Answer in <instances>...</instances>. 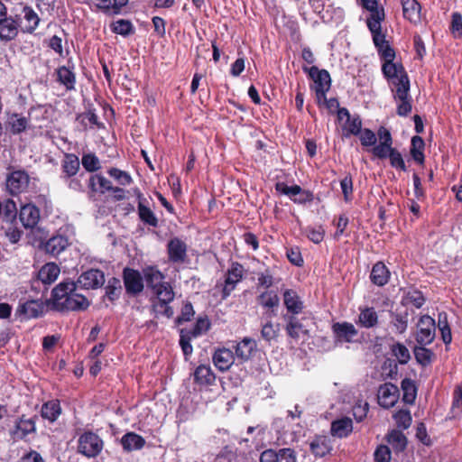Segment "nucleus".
<instances>
[{
	"instance_id": "nucleus-6",
	"label": "nucleus",
	"mask_w": 462,
	"mask_h": 462,
	"mask_svg": "<svg viewBox=\"0 0 462 462\" xmlns=\"http://www.w3.org/2000/svg\"><path fill=\"white\" fill-rule=\"evenodd\" d=\"M436 336V322L428 316H421L417 323L415 339L420 346H427L433 342Z\"/></svg>"
},
{
	"instance_id": "nucleus-1",
	"label": "nucleus",
	"mask_w": 462,
	"mask_h": 462,
	"mask_svg": "<svg viewBox=\"0 0 462 462\" xmlns=\"http://www.w3.org/2000/svg\"><path fill=\"white\" fill-rule=\"evenodd\" d=\"M79 287L74 282H63L52 290V300L56 309L60 310H84L89 306L88 299L77 292Z\"/></svg>"
},
{
	"instance_id": "nucleus-3",
	"label": "nucleus",
	"mask_w": 462,
	"mask_h": 462,
	"mask_svg": "<svg viewBox=\"0 0 462 462\" xmlns=\"http://www.w3.org/2000/svg\"><path fill=\"white\" fill-rule=\"evenodd\" d=\"M155 299L152 302V308L156 315H162L171 318L173 310L169 304L174 300V291L169 282L161 284L152 290Z\"/></svg>"
},
{
	"instance_id": "nucleus-15",
	"label": "nucleus",
	"mask_w": 462,
	"mask_h": 462,
	"mask_svg": "<svg viewBox=\"0 0 462 462\" xmlns=\"http://www.w3.org/2000/svg\"><path fill=\"white\" fill-rule=\"evenodd\" d=\"M19 28L18 20L10 13L9 16L6 15L0 21V39L5 42L14 40L18 34Z\"/></svg>"
},
{
	"instance_id": "nucleus-9",
	"label": "nucleus",
	"mask_w": 462,
	"mask_h": 462,
	"mask_svg": "<svg viewBox=\"0 0 462 462\" xmlns=\"http://www.w3.org/2000/svg\"><path fill=\"white\" fill-rule=\"evenodd\" d=\"M70 245V238L66 235L65 231L60 228L59 232L49 238L43 244V250L46 254L57 256Z\"/></svg>"
},
{
	"instance_id": "nucleus-51",
	"label": "nucleus",
	"mask_w": 462,
	"mask_h": 462,
	"mask_svg": "<svg viewBox=\"0 0 462 462\" xmlns=\"http://www.w3.org/2000/svg\"><path fill=\"white\" fill-rule=\"evenodd\" d=\"M2 211L4 216V220L6 222L13 223L15 221L17 217V208L15 202L8 199L2 205Z\"/></svg>"
},
{
	"instance_id": "nucleus-36",
	"label": "nucleus",
	"mask_w": 462,
	"mask_h": 462,
	"mask_svg": "<svg viewBox=\"0 0 462 462\" xmlns=\"http://www.w3.org/2000/svg\"><path fill=\"white\" fill-rule=\"evenodd\" d=\"M353 430V423L349 418L337 420L331 424V433L338 438L346 437Z\"/></svg>"
},
{
	"instance_id": "nucleus-45",
	"label": "nucleus",
	"mask_w": 462,
	"mask_h": 462,
	"mask_svg": "<svg viewBox=\"0 0 462 462\" xmlns=\"http://www.w3.org/2000/svg\"><path fill=\"white\" fill-rule=\"evenodd\" d=\"M310 448L316 457H324L331 450L329 440L325 438L316 439L313 442H311Z\"/></svg>"
},
{
	"instance_id": "nucleus-32",
	"label": "nucleus",
	"mask_w": 462,
	"mask_h": 462,
	"mask_svg": "<svg viewBox=\"0 0 462 462\" xmlns=\"http://www.w3.org/2000/svg\"><path fill=\"white\" fill-rule=\"evenodd\" d=\"M138 215L143 222L148 224L152 226H156L158 224V219L155 217L154 213L144 204L145 199L143 195L138 191Z\"/></svg>"
},
{
	"instance_id": "nucleus-49",
	"label": "nucleus",
	"mask_w": 462,
	"mask_h": 462,
	"mask_svg": "<svg viewBox=\"0 0 462 462\" xmlns=\"http://www.w3.org/2000/svg\"><path fill=\"white\" fill-rule=\"evenodd\" d=\"M402 301L404 304H411L419 309L424 304L425 299L420 291L411 289L404 293Z\"/></svg>"
},
{
	"instance_id": "nucleus-14",
	"label": "nucleus",
	"mask_w": 462,
	"mask_h": 462,
	"mask_svg": "<svg viewBox=\"0 0 462 462\" xmlns=\"http://www.w3.org/2000/svg\"><path fill=\"white\" fill-rule=\"evenodd\" d=\"M124 283L129 294L136 295L143 290V281L141 273L135 270H124Z\"/></svg>"
},
{
	"instance_id": "nucleus-21",
	"label": "nucleus",
	"mask_w": 462,
	"mask_h": 462,
	"mask_svg": "<svg viewBox=\"0 0 462 462\" xmlns=\"http://www.w3.org/2000/svg\"><path fill=\"white\" fill-rule=\"evenodd\" d=\"M212 359L215 366L224 372L228 370L234 364L235 356L230 349L220 348L214 353Z\"/></svg>"
},
{
	"instance_id": "nucleus-39",
	"label": "nucleus",
	"mask_w": 462,
	"mask_h": 462,
	"mask_svg": "<svg viewBox=\"0 0 462 462\" xmlns=\"http://www.w3.org/2000/svg\"><path fill=\"white\" fill-rule=\"evenodd\" d=\"M61 412L60 402L58 400H51L44 403L42 407V418L50 420L51 422L55 421Z\"/></svg>"
},
{
	"instance_id": "nucleus-27",
	"label": "nucleus",
	"mask_w": 462,
	"mask_h": 462,
	"mask_svg": "<svg viewBox=\"0 0 462 462\" xmlns=\"http://www.w3.org/2000/svg\"><path fill=\"white\" fill-rule=\"evenodd\" d=\"M285 319L287 320L285 330L291 338L299 340L301 335L308 334V329L295 316L285 317Z\"/></svg>"
},
{
	"instance_id": "nucleus-47",
	"label": "nucleus",
	"mask_w": 462,
	"mask_h": 462,
	"mask_svg": "<svg viewBox=\"0 0 462 462\" xmlns=\"http://www.w3.org/2000/svg\"><path fill=\"white\" fill-rule=\"evenodd\" d=\"M392 354L402 365H406L411 359L409 349L402 343H394L391 346Z\"/></svg>"
},
{
	"instance_id": "nucleus-64",
	"label": "nucleus",
	"mask_w": 462,
	"mask_h": 462,
	"mask_svg": "<svg viewBox=\"0 0 462 462\" xmlns=\"http://www.w3.org/2000/svg\"><path fill=\"white\" fill-rule=\"evenodd\" d=\"M369 405L366 402L359 401L353 407V415L357 421H362L366 417Z\"/></svg>"
},
{
	"instance_id": "nucleus-16",
	"label": "nucleus",
	"mask_w": 462,
	"mask_h": 462,
	"mask_svg": "<svg viewBox=\"0 0 462 462\" xmlns=\"http://www.w3.org/2000/svg\"><path fill=\"white\" fill-rule=\"evenodd\" d=\"M35 430L34 418H26L25 416H22L11 430V436L14 440H21L28 434L33 433Z\"/></svg>"
},
{
	"instance_id": "nucleus-61",
	"label": "nucleus",
	"mask_w": 462,
	"mask_h": 462,
	"mask_svg": "<svg viewBox=\"0 0 462 462\" xmlns=\"http://www.w3.org/2000/svg\"><path fill=\"white\" fill-rule=\"evenodd\" d=\"M361 144L363 146H374L376 143V135L370 129H362L358 134Z\"/></svg>"
},
{
	"instance_id": "nucleus-35",
	"label": "nucleus",
	"mask_w": 462,
	"mask_h": 462,
	"mask_svg": "<svg viewBox=\"0 0 462 462\" xmlns=\"http://www.w3.org/2000/svg\"><path fill=\"white\" fill-rule=\"evenodd\" d=\"M57 80L63 85L67 90L75 88L76 76L75 73L66 66L59 67L56 69Z\"/></svg>"
},
{
	"instance_id": "nucleus-17",
	"label": "nucleus",
	"mask_w": 462,
	"mask_h": 462,
	"mask_svg": "<svg viewBox=\"0 0 462 462\" xmlns=\"http://www.w3.org/2000/svg\"><path fill=\"white\" fill-rule=\"evenodd\" d=\"M310 76L314 80V89L319 90L320 95L328 92L330 88L331 79L329 73L325 69H319L317 67H311L309 69Z\"/></svg>"
},
{
	"instance_id": "nucleus-55",
	"label": "nucleus",
	"mask_w": 462,
	"mask_h": 462,
	"mask_svg": "<svg viewBox=\"0 0 462 462\" xmlns=\"http://www.w3.org/2000/svg\"><path fill=\"white\" fill-rule=\"evenodd\" d=\"M82 165L86 171L89 172L96 171L100 169L99 159L94 153H86L82 156Z\"/></svg>"
},
{
	"instance_id": "nucleus-58",
	"label": "nucleus",
	"mask_w": 462,
	"mask_h": 462,
	"mask_svg": "<svg viewBox=\"0 0 462 462\" xmlns=\"http://www.w3.org/2000/svg\"><path fill=\"white\" fill-rule=\"evenodd\" d=\"M451 413L453 417L462 413V386H457L454 391Z\"/></svg>"
},
{
	"instance_id": "nucleus-54",
	"label": "nucleus",
	"mask_w": 462,
	"mask_h": 462,
	"mask_svg": "<svg viewBox=\"0 0 462 462\" xmlns=\"http://www.w3.org/2000/svg\"><path fill=\"white\" fill-rule=\"evenodd\" d=\"M393 419L398 428L408 429L411 424V415L408 410H400L393 415Z\"/></svg>"
},
{
	"instance_id": "nucleus-24",
	"label": "nucleus",
	"mask_w": 462,
	"mask_h": 462,
	"mask_svg": "<svg viewBox=\"0 0 462 462\" xmlns=\"http://www.w3.org/2000/svg\"><path fill=\"white\" fill-rule=\"evenodd\" d=\"M283 302L289 312L297 315L303 309V302L300 300L298 293L293 290H285L283 292Z\"/></svg>"
},
{
	"instance_id": "nucleus-23",
	"label": "nucleus",
	"mask_w": 462,
	"mask_h": 462,
	"mask_svg": "<svg viewBox=\"0 0 462 462\" xmlns=\"http://www.w3.org/2000/svg\"><path fill=\"white\" fill-rule=\"evenodd\" d=\"M409 90L410 85L406 87L402 85V88H397L394 89V97L399 102L397 106V114L401 116H405L411 111V105L409 99Z\"/></svg>"
},
{
	"instance_id": "nucleus-10",
	"label": "nucleus",
	"mask_w": 462,
	"mask_h": 462,
	"mask_svg": "<svg viewBox=\"0 0 462 462\" xmlns=\"http://www.w3.org/2000/svg\"><path fill=\"white\" fill-rule=\"evenodd\" d=\"M260 462H297V455L292 448H282L278 450L268 448L260 455Z\"/></svg>"
},
{
	"instance_id": "nucleus-33",
	"label": "nucleus",
	"mask_w": 462,
	"mask_h": 462,
	"mask_svg": "<svg viewBox=\"0 0 462 462\" xmlns=\"http://www.w3.org/2000/svg\"><path fill=\"white\" fill-rule=\"evenodd\" d=\"M371 281L377 286H383L390 278V272L381 262L376 263L371 271Z\"/></svg>"
},
{
	"instance_id": "nucleus-28",
	"label": "nucleus",
	"mask_w": 462,
	"mask_h": 462,
	"mask_svg": "<svg viewBox=\"0 0 462 462\" xmlns=\"http://www.w3.org/2000/svg\"><path fill=\"white\" fill-rule=\"evenodd\" d=\"M121 444L125 451L131 452L143 448L145 445V439L134 432H127L122 437Z\"/></svg>"
},
{
	"instance_id": "nucleus-62",
	"label": "nucleus",
	"mask_w": 462,
	"mask_h": 462,
	"mask_svg": "<svg viewBox=\"0 0 462 462\" xmlns=\"http://www.w3.org/2000/svg\"><path fill=\"white\" fill-rule=\"evenodd\" d=\"M388 158L392 167L403 171L407 170L402 154L396 149L393 148Z\"/></svg>"
},
{
	"instance_id": "nucleus-13",
	"label": "nucleus",
	"mask_w": 462,
	"mask_h": 462,
	"mask_svg": "<svg viewBox=\"0 0 462 462\" xmlns=\"http://www.w3.org/2000/svg\"><path fill=\"white\" fill-rule=\"evenodd\" d=\"M244 273V268L241 264L235 263L231 268L227 271L224 284L222 287V298H227L230 293L234 291L236 284L242 280Z\"/></svg>"
},
{
	"instance_id": "nucleus-41",
	"label": "nucleus",
	"mask_w": 462,
	"mask_h": 462,
	"mask_svg": "<svg viewBox=\"0 0 462 462\" xmlns=\"http://www.w3.org/2000/svg\"><path fill=\"white\" fill-rule=\"evenodd\" d=\"M378 316L374 308H365L361 310L359 314V324L366 328L376 326Z\"/></svg>"
},
{
	"instance_id": "nucleus-46",
	"label": "nucleus",
	"mask_w": 462,
	"mask_h": 462,
	"mask_svg": "<svg viewBox=\"0 0 462 462\" xmlns=\"http://www.w3.org/2000/svg\"><path fill=\"white\" fill-rule=\"evenodd\" d=\"M111 30L116 34L128 36L134 32L133 23L129 20L119 19L112 23Z\"/></svg>"
},
{
	"instance_id": "nucleus-7",
	"label": "nucleus",
	"mask_w": 462,
	"mask_h": 462,
	"mask_svg": "<svg viewBox=\"0 0 462 462\" xmlns=\"http://www.w3.org/2000/svg\"><path fill=\"white\" fill-rule=\"evenodd\" d=\"M337 120L342 123V136L348 138L351 135H358L362 130V120L359 116H351L346 107L337 111Z\"/></svg>"
},
{
	"instance_id": "nucleus-30",
	"label": "nucleus",
	"mask_w": 462,
	"mask_h": 462,
	"mask_svg": "<svg viewBox=\"0 0 462 462\" xmlns=\"http://www.w3.org/2000/svg\"><path fill=\"white\" fill-rule=\"evenodd\" d=\"M194 381L201 385H210L213 384V383L216 380V376L214 373L211 370V367L209 365H199L194 373Z\"/></svg>"
},
{
	"instance_id": "nucleus-5",
	"label": "nucleus",
	"mask_w": 462,
	"mask_h": 462,
	"mask_svg": "<svg viewBox=\"0 0 462 462\" xmlns=\"http://www.w3.org/2000/svg\"><path fill=\"white\" fill-rule=\"evenodd\" d=\"M30 177L23 170H17L10 172L5 180L6 191L11 196H18L28 190Z\"/></svg>"
},
{
	"instance_id": "nucleus-26",
	"label": "nucleus",
	"mask_w": 462,
	"mask_h": 462,
	"mask_svg": "<svg viewBox=\"0 0 462 462\" xmlns=\"http://www.w3.org/2000/svg\"><path fill=\"white\" fill-rule=\"evenodd\" d=\"M129 0H98L97 8L106 15L119 14Z\"/></svg>"
},
{
	"instance_id": "nucleus-43",
	"label": "nucleus",
	"mask_w": 462,
	"mask_h": 462,
	"mask_svg": "<svg viewBox=\"0 0 462 462\" xmlns=\"http://www.w3.org/2000/svg\"><path fill=\"white\" fill-rule=\"evenodd\" d=\"M391 324L395 333L403 334L408 328V313H393Z\"/></svg>"
},
{
	"instance_id": "nucleus-56",
	"label": "nucleus",
	"mask_w": 462,
	"mask_h": 462,
	"mask_svg": "<svg viewBox=\"0 0 462 462\" xmlns=\"http://www.w3.org/2000/svg\"><path fill=\"white\" fill-rule=\"evenodd\" d=\"M424 346L420 345L416 346L414 348V356L419 364L427 365L431 361L432 352Z\"/></svg>"
},
{
	"instance_id": "nucleus-18",
	"label": "nucleus",
	"mask_w": 462,
	"mask_h": 462,
	"mask_svg": "<svg viewBox=\"0 0 462 462\" xmlns=\"http://www.w3.org/2000/svg\"><path fill=\"white\" fill-rule=\"evenodd\" d=\"M19 217L25 228H32L40 220V210L32 204H26L21 208Z\"/></svg>"
},
{
	"instance_id": "nucleus-59",
	"label": "nucleus",
	"mask_w": 462,
	"mask_h": 462,
	"mask_svg": "<svg viewBox=\"0 0 462 462\" xmlns=\"http://www.w3.org/2000/svg\"><path fill=\"white\" fill-rule=\"evenodd\" d=\"M279 325L274 326L271 321L263 325L261 330L262 337L266 341H271L278 336Z\"/></svg>"
},
{
	"instance_id": "nucleus-50",
	"label": "nucleus",
	"mask_w": 462,
	"mask_h": 462,
	"mask_svg": "<svg viewBox=\"0 0 462 462\" xmlns=\"http://www.w3.org/2000/svg\"><path fill=\"white\" fill-rule=\"evenodd\" d=\"M388 442L392 445L397 451H402L406 448L407 439L404 434L399 430H393L388 435Z\"/></svg>"
},
{
	"instance_id": "nucleus-34",
	"label": "nucleus",
	"mask_w": 462,
	"mask_h": 462,
	"mask_svg": "<svg viewBox=\"0 0 462 462\" xmlns=\"http://www.w3.org/2000/svg\"><path fill=\"white\" fill-rule=\"evenodd\" d=\"M88 187L92 191L100 193L112 191L115 188L110 180L99 174L92 175L89 178Z\"/></svg>"
},
{
	"instance_id": "nucleus-53",
	"label": "nucleus",
	"mask_w": 462,
	"mask_h": 462,
	"mask_svg": "<svg viewBox=\"0 0 462 462\" xmlns=\"http://www.w3.org/2000/svg\"><path fill=\"white\" fill-rule=\"evenodd\" d=\"M192 334H190L187 329L180 330V345L181 346L182 352L186 358L192 354L193 348L190 344L192 338H195Z\"/></svg>"
},
{
	"instance_id": "nucleus-4",
	"label": "nucleus",
	"mask_w": 462,
	"mask_h": 462,
	"mask_svg": "<svg viewBox=\"0 0 462 462\" xmlns=\"http://www.w3.org/2000/svg\"><path fill=\"white\" fill-rule=\"evenodd\" d=\"M103 446V440L92 431L84 432L78 439V452L87 457H95L99 455Z\"/></svg>"
},
{
	"instance_id": "nucleus-29",
	"label": "nucleus",
	"mask_w": 462,
	"mask_h": 462,
	"mask_svg": "<svg viewBox=\"0 0 462 462\" xmlns=\"http://www.w3.org/2000/svg\"><path fill=\"white\" fill-rule=\"evenodd\" d=\"M403 16L417 23L420 20V5L417 0H402Z\"/></svg>"
},
{
	"instance_id": "nucleus-44",
	"label": "nucleus",
	"mask_w": 462,
	"mask_h": 462,
	"mask_svg": "<svg viewBox=\"0 0 462 462\" xmlns=\"http://www.w3.org/2000/svg\"><path fill=\"white\" fill-rule=\"evenodd\" d=\"M8 125H10V131L14 134H17L27 128L28 119L24 116H19L18 114H14L9 117Z\"/></svg>"
},
{
	"instance_id": "nucleus-31",
	"label": "nucleus",
	"mask_w": 462,
	"mask_h": 462,
	"mask_svg": "<svg viewBox=\"0 0 462 462\" xmlns=\"http://www.w3.org/2000/svg\"><path fill=\"white\" fill-rule=\"evenodd\" d=\"M60 272V270L56 263H49L40 269L38 278L42 283L51 284L57 280Z\"/></svg>"
},
{
	"instance_id": "nucleus-11",
	"label": "nucleus",
	"mask_w": 462,
	"mask_h": 462,
	"mask_svg": "<svg viewBox=\"0 0 462 462\" xmlns=\"http://www.w3.org/2000/svg\"><path fill=\"white\" fill-rule=\"evenodd\" d=\"M75 283L81 289H97L105 283V275L98 269H90L82 273Z\"/></svg>"
},
{
	"instance_id": "nucleus-38",
	"label": "nucleus",
	"mask_w": 462,
	"mask_h": 462,
	"mask_svg": "<svg viewBox=\"0 0 462 462\" xmlns=\"http://www.w3.org/2000/svg\"><path fill=\"white\" fill-rule=\"evenodd\" d=\"M257 302L263 308L272 309V312L275 315L273 309L279 306L280 299L274 291L266 290L257 297Z\"/></svg>"
},
{
	"instance_id": "nucleus-20",
	"label": "nucleus",
	"mask_w": 462,
	"mask_h": 462,
	"mask_svg": "<svg viewBox=\"0 0 462 462\" xmlns=\"http://www.w3.org/2000/svg\"><path fill=\"white\" fill-rule=\"evenodd\" d=\"M44 310L45 305L43 301L32 300L20 304L17 311L26 319H32L42 315Z\"/></svg>"
},
{
	"instance_id": "nucleus-12",
	"label": "nucleus",
	"mask_w": 462,
	"mask_h": 462,
	"mask_svg": "<svg viewBox=\"0 0 462 462\" xmlns=\"http://www.w3.org/2000/svg\"><path fill=\"white\" fill-rule=\"evenodd\" d=\"M399 389L392 383L382 384L377 393L378 403L384 409L394 406L399 399Z\"/></svg>"
},
{
	"instance_id": "nucleus-19",
	"label": "nucleus",
	"mask_w": 462,
	"mask_h": 462,
	"mask_svg": "<svg viewBox=\"0 0 462 462\" xmlns=\"http://www.w3.org/2000/svg\"><path fill=\"white\" fill-rule=\"evenodd\" d=\"M333 333L339 341L352 342L357 336V330L352 323L337 322L332 326Z\"/></svg>"
},
{
	"instance_id": "nucleus-22",
	"label": "nucleus",
	"mask_w": 462,
	"mask_h": 462,
	"mask_svg": "<svg viewBox=\"0 0 462 462\" xmlns=\"http://www.w3.org/2000/svg\"><path fill=\"white\" fill-rule=\"evenodd\" d=\"M256 341L251 337H245L236 346V356L241 361L245 362L251 358L253 353L256 351Z\"/></svg>"
},
{
	"instance_id": "nucleus-40",
	"label": "nucleus",
	"mask_w": 462,
	"mask_h": 462,
	"mask_svg": "<svg viewBox=\"0 0 462 462\" xmlns=\"http://www.w3.org/2000/svg\"><path fill=\"white\" fill-rule=\"evenodd\" d=\"M79 169V160L73 153H66L62 161V171L67 178L77 174Z\"/></svg>"
},
{
	"instance_id": "nucleus-52",
	"label": "nucleus",
	"mask_w": 462,
	"mask_h": 462,
	"mask_svg": "<svg viewBox=\"0 0 462 462\" xmlns=\"http://www.w3.org/2000/svg\"><path fill=\"white\" fill-rule=\"evenodd\" d=\"M107 173L110 177L115 179L118 184L122 186H128L133 182L131 175L127 171H122L120 169L110 168L107 171Z\"/></svg>"
},
{
	"instance_id": "nucleus-25",
	"label": "nucleus",
	"mask_w": 462,
	"mask_h": 462,
	"mask_svg": "<svg viewBox=\"0 0 462 462\" xmlns=\"http://www.w3.org/2000/svg\"><path fill=\"white\" fill-rule=\"evenodd\" d=\"M186 251L187 247L185 243L178 238L171 239L168 244V254L171 262H183L186 257Z\"/></svg>"
},
{
	"instance_id": "nucleus-60",
	"label": "nucleus",
	"mask_w": 462,
	"mask_h": 462,
	"mask_svg": "<svg viewBox=\"0 0 462 462\" xmlns=\"http://www.w3.org/2000/svg\"><path fill=\"white\" fill-rule=\"evenodd\" d=\"M210 327V322L208 318H199L193 328L187 329L194 337H199L207 332Z\"/></svg>"
},
{
	"instance_id": "nucleus-2",
	"label": "nucleus",
	"mask_w": 462,
	"mask_h": 462,
	"mask_svg": "<svg viewBox=\"0 0 462 462\" xmlns=\"http://www.w3.org/2000/svg\"><path fill=\"white\" fill-rule=\"evenodd\" d=\"M9 10L18 20L23 32L32 33L37 29L41 19L31 6L19 2L17 5L10 6Z\"/></svg>"
},
{
	"instance_id": "nucleus-37",
	"label": "nucleus",
	"mask_w": 462,
	"mask_h": 462,
	"mask_svg": "<svg viewBox=\"0 0 462 462\" xmlns=\"http://www.w3.org/2000/svg\"><path fill=\"white\" fill-rule=\"evenodd\" d=\"M144 279L147 286L152 290L159 287L161 284L166 283L164 282V275L154 267H147L143 270Z\"/></svg>"
},
{
	"instance_id": "nucleus-63",
	"label": "nucleus",
	"mask_w": 462,
	"mask_h": 462,
	"mask_svg": "<svg viewBox=\"0 0 462 462\" xmlns=\"http://www.w3.org/2000/svg\"><path fill=\"white\" fill-rule=\"evenodd\" d=\"M305 234L310 241H312L315 244H319L324 238L325 231L321 226H310L306 228Z\"/></svg>"
},
{
	"instance_id": "nucleus-57",
	"label": "nucleus",
	"mask_w": 462,
	"mask_h": 462,
	"mask_svg": "<svg viewBox=\"0 0 462 462\" xmlns=\"http://www.w3.org/2000/svg\"><path fill=\"white\" fill-rule=\"evenodd\" d=\"M275 189L278 192L287 195L292 200L293 198L303 190L299 185L288 186L284 182H277Z\"/></svg>"
},
{
	"instance_id": "nucleus-42",
	"label": "nucleus",
	"mask_w": 462,
	"mask_h": 462,
	"mask_svg": "<svg viewBox=\"0 0 462 462\" xmlns=\"http://www.w3.org/2000/svg\"><path fill=\"white\" fill-rule=\"evenodd\" d=\"M424 141L421 137L415 135L411 138V155L420 164L424 162Z\"/></svg>"
},
{
	"instance_id": "nucleus-48",
	"label": "nucleus",
	"mask_w": 462,
	"mask_h": 462,
	"mask_svg": "<svg viewBox=\"0 0 462 462\" xmlns=\"http://www.w3.org/2000/svg\"><path fill=\"white\" fill-rule=\"evenodd\" d=\"M402 389L403 391L402 401L405 403L412 404L416 399V387L413 381L408 378L403 379Z\"/></svg>"
},
{
	"instance_id": "nucleus-8",
	"label": "nucleus",
	"mask_w": 462,
	"mask_h": 462,
	"mask_svg": "<svg viewBox=\"0 0 462 462\" xmlns=\"http://www.w3.org/2000/svg\"><path fill=\"white\" fill-rule=\"evenodd\" d=\"M383 75L392 81L395 89L410 85L408 76L401 64L394 63L393 61L384 62L382 67Z\"/></svg>"
}]
</instances>
